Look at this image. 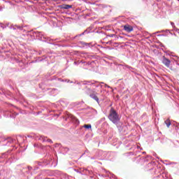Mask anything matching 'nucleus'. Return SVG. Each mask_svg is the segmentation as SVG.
Returning a JSON list of instances; mask_svg holds the SVG:
<instances>
[{
	"mask_svg": "<svg viewBox=\"0 0 179 179\" xmlns=\"http://www.w3.org/2000/svg\"><path fill=\"white\" fill-rule=\"evenodd\" d=\"M108 119L110 121H112L113 124H117L118 121H120V117L118 116V113L117 111L114 110V108H111L109 112Z\"/></svg>",
	"mask_w": 179,
	"mask_h": 179,
	"instance_id": "nucleus-1",
	"label": "nucleus"
},
{
	"mask_svg": "<svg viewBox=\"0 0 179 179\" xmlns=\"http://www.w3.org/2000/svg\"><path fill=\"white\" fill-rule=\"evenodd\" d=\"M123 29L124 31H127V33H131V31H134V27L129 24L124 25Z\"/></svg>",
	"mask_w": 179,
	"mask_h": 179,
	"instance_id": "nucleus-2",
	"label": "nucleus"
},
{
	"mask_svg": "<svg viewBox=\"0 0 179 179\" xmlns=\"http://www.w3.org/2000/svg\"><path fill=\"white\" fill-rule=\"evenodd\" d=\"M162 64L166 66V68H170V64H171V61L167 59L166 57H163Z\"/></svg>",
	"mask_w": 179,
	"mask_h": 179,
	"instance_id": "nucleus-3",
	"label": "nucleus"
},
{
	"mask_svg": "<svg viewBox=\"0 0 179 179\" xmlns=\"http://www.w3.org/2000/svg\"><path fill=\"white\" fill-rule=\"evenodd\" d=\"M92 93L90 96L92 99L95 100L97 103H99V97H97V93L94 91H92Z\"/></svg>",
	"mask_w": 179,
	"mask_h": 179,
	"instance_id": "nucleus-4",
	"label": "nucleus"
},
{
	"mask_svg": "<svg viewBox=\"0 0 179 179\" xmlns=\"http://www.w3.org/2000/svg\"><path fill=\"white\" fill-rule=\"evenodd\" d=\"M72 8V5H69V4H63L62 6V9H71Z\"/></svg>",
	"mask_w": 179,
	"mask_h": 179,
	"instance_id": "nucleus-5",
	"label": "nucleus"
},
{
	"mask_svg": "<svg viewBox=\"0 0 179 179\" xmlns=\"http://www.w3.org/2000/svg\"><path fill=\"white\" fill-rule=\"evenodd\" d=\"M164 123L166 124L167 128H170V126L171 125V122L170 121V120L167 119L166 120H165Z\"/></svg>",
	"mask_w": 179,
	"mask_h": 179,
	"instance_id": "nucleus-6",
	"label": "nucleus"
},
{
	"mask_svg": "<svg viewBox=\"0 0 179 179\" xmlns=\"http://www.w3.org/2000/svg\"><path fill=\"white\" fill-rule=\"evenodd\" d=\"M84 128H86V129H90V128H92V124H85Z\"/></svg>",
	"mask_w": 179,
	"mask_h": 179,
	"instance_id": "nucleus-7",
	"label": "nucleus"
},
{
	"mask_svg": "<svg viewBox=\"0 0 179 179\" xmlns=\"http://www.w3.org/2000/svg\"><path fill=\"white\" fill-rule=\"evenodd\" d=\"M48 142H52V141L50 140V139H48Z\"/></svg>",
	"mask_w": 179,
	"mask_h": 179,
	"instance_id": "nucleus-8",
	"label": "nucleus"
},
{
	"mask_svg": "<svg viewBox=\"0 0 179 179\" xmlns=\"http://www.w3.org/2000/svg\"><path fill=\"white\" fill-rule=\"evenodd\" d=\"M17 27V29H22V27Z\"/></svg>",
	"mask_w": 179,
	"mask_h": 179,
	"instance_id": "nucleus-9",
	"label": "nucleus"
},
{
	"mask_svg": "<svg viewBox=\"0 0 179 179\" xmlns=\"http://www.w3.org/2000/svg\"><path fill=\"white\" fill-rule=\"evenodd\" d=\"M171 71H175V69H173L172 68H171Z\"/></svg>",
	"mask_w": 179,
	"mask_h": 179,
	"instance_id": "nucleus-10",
	"label": "nucleus"
},
{
	"mask_svg": "<svg viewBox=\"0 0 179 179\" xmlns=\"http://www.w3.org/2000/svg\"><path fill=\"white\" fill-rule=\"evenodd\" d=\"M171 24L173 25V24H174V23L171 22Z\"/></svg>",
	"mask_w": 179,
	"mask_h": 179,
	"instance_id": "nucleus-11",
	"label": "nucleus"
},
{
	"mask_svg": "<svg viewBox=\"0 0 179 179\" xmlns=\"http://www.w3.org/2000/svg\"><path fill=\"white\" fill-rule=\"evenodd\" d=\"M43 1H45V0H43Z\"/></svg>",
	"mask_w": 179,
	"mask_h": 179,
	"instance_id": "nucleus-12",
	"label": "nucleus"
},
{
	"mask_svg": "<svg viewBox=\"0 0 179 179\" xmlns=\"http://www.w3.org/2000/svg\"><path fill=\"white\" fill-rule=\"evenodd\" d=\"M45 1H48V0H45Z\"/></svg>",
	"mask_w": 179,
	"mask_h": 179,
	"instance_id": "nucleus-13",
	"label": "nucleus"
}]
</instances>
